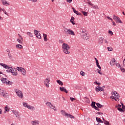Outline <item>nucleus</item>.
<instances>
[{
  "label": "nucleus",
  "instance_id": "052dcab7",
  "mask_svg": "<svg viewBox=\"0 0 125 125\" xmlns=\"http://www.w3.org/2000/svg\"><path fill=\"white\" fill-rule=\"evenodd\" d=\"M70 22L72 23V25H75L76 24L74 22V21H70Z\"/></svg>",
  "mask_w": 125,
  "mask_h": 125
},
{
  "label": "nucleus",
  "instance_id": "b1692460",
  "mask_svg": "<svg viewBox=\"0 0 125 125\" xmlns=\"http://www.w3.org/2000/svg\"><path fill=\"white\" fill-rule=\"evenodd\" d=\"M27 108H28L29 110H31V111H35V107L30 105H28Z\"/></svg>",
  "mask_w": 125,
  "mask_h": 125
},
{
  "label": "nucleus",
  "instance_id": "c756f323",
  "mask_svg": "<svg viewBox=\"0 0 125 125\" xmlns=\"http://www.w3.org/2000/svg\"><path fill=\"white\" fill-rule=\"evenodd\" d=\"M95 104L96 103L95 102H92L91 104V106H92V108H93L94 109L95 108V107H96V106H95Z\"/></svg>",
  "mask_w": 125,
  "mask_h": 125
},
{
  "label": "nucleus",
  "instance_id": "69168bd1",
  "mask_svg": "<svg viewBox=\"0 0 125 125\" xmlns=\"http://www.w3.org/2000/svg\"><path fill=\"white\" fill-rule=\"evenodd\" d=\"M87 3L88 4H89V5H90L92 3H91V1H89L88 2H87Z\"/></svg>",
  "mask_w": 125,
  "mask_h": 125
},
{
  "label": "nucleus",
  "instance_id": "a19ab883",
  "mask_svg": "<svg viewBox=\"0 0 125 125\" xmlns=\"http://www.w3.org/2000/svg\"><path fill=\"white\" fill-rule=\"evenodd\" d=\"M107 48L108 51H113V48L111 47H108Z\"/></svg>",
  "mask_w": 125,
  "mask_h": 125
},
{
  "label": "nucleus",
  "instance_id": "2f4dec72",
  "mask_svg": "<svg viewBox=\"0 0 125 125\" xmlns=\"http://www.w3.org/2000/svg\"><path fill=\"white\" fill-rule=\"evenodd\" d=\"M57 83L60 85H63V82H62V81L61 80H57Z\"/></svg>",
  "mask_w": 125,
  "mask_h": 125
},
{
  "label": "nucleus",
  "instance_id": "338daca9",
  "mask_svg": "<svg viewBox=\"0 0 125 125\" xmlns=\"http://www.w3.org/2000/svg\"><path fill=\"white\" fill-rule=\"evenodd\" d=\"M77 15H79L80 16H82V13H80L78 12V14H77Z\"/></svg>",
  "mask_w": 125,
  "mask_h": 125
},
{
  "label": "nucleus",
  "instance_id": "4c0bfd02",
  "mask_svg": "<svg viewBox=\"0 0 125 125\" xmlns=\"http://www.w3.org/2000/svg\"><path fill=\"white\" fill-rule=\"evenodd\" d=\"M18 35L19 36V39H18L21 40L23 41V37H22V36H21V35L19 34H18Z\"/></svg>",
  "mask_w": 125,
  "mask_h": 125
},
{
  "label": "nucleus",
  "instance_id": "37998d69",
  "mask_svg": "<svg viewBox=\"0 0 125 125\" xmlns=\"http://www.w3.org/2000/svg\"><path fill=\"white\" fill-rule=\"evenodd\" d=\"M63 31L64 32H67V31H68V30H69V29L67 28L66 27H65V26L63 27Z\"/></svg>",
  "mask_w": 125,
  "mask_h": 125
},
{
  "label": "nucleus",
  "instance_id": "9d476101",
  "mask_svg": "<svg viewBox=\"0 0 125 125\" xmlns=\"http://www.w3.org/2000/svg\"><path fill=\"white\" fill-rule=\"evenodd\" d=\"M113 19L116 21V23H123V22H122V21L120 20V18L118 16H116V15H113Z\"/></svg>",
  "mask_w": 125,
  "mask_h": 125
},
{
  "label": "nucleus",
  "instance_id": "e433bc0d",
  "mask_svg": "<svg viewBox=\"0 0 125 125\" xmlns=\"http://www.w3.org/2000/svg\"><path fill=\"white\" fill-rule=\"evenodd\" d=\"M93 8L94 9H99V8L97 5H94Z\"/></svg>",
  "mask_w": 125,
  "mask_h": 125
},
{
  "label": "nucleus",
  "instance_id": "dca6fc26",
  "mask_svg": "<svg viewBox=\"0 0 125 125\" xmlns=\"http://www.w3.org/2000/svg\"><path fill=\"white\" fill-rule=\"evenodd\" d=\"M66 33L67 34H68V35H69L70 36H75V32L73 31V30H72V29H69V30H67V31H66Z\"/></svg>",
  "mask_w": 125,
  "mask_h": 125
},
{
  "label": "nucleus",
  "instance_id": "412c9836",
  "mask_svg": "<svg viewBox=\"0 0 125 125\" xmlns=\"http://www.w3.org/2000/svg\"><path fill=\"white\" fill-rule=\"evenodd\" d=\"M39 124H40V122L38 120H35L31 122V124L32 125H39Z\"/></svg>",
  "mask_w": 125,
  "mask_h": 125
},
{
  "label": "nucleus",
  "instance_id": "6e6d98bb",
  "mask_svg": "<svg viewBox=\"0 0 125 125\" xmlns=\"http://www.w3.org/2000/svg\"><path fill=\"white\" fill-rule=\"evenodd\" d=\"M73 0H66V1L68 2V3H71Z\"/></svg>",
  "mask_w": 125,
  "mask_h": 125
},
{
  "label": "nucleus",
  "instance_id": "c9c22d12",
  "mask_svg": "<svg viewBox=\"0 0 125 125\" xmlns=\"http://www.w3.org/2000/svg\"><path fill=\"white\" fill-rule=\"evenodd\" d=\"M81 36H82V35H84V34H86L85 30H82L81 31Z\"/></svg>",
  "mask_w": 125,
  "mask_h": 125
},
{
  "label": "nucleus",
  "instance_id": "bf43d9fd",
  "mask_svg": "<svg viewBox=\"0 0 125 125\" xmlns=\"http://www.w3.org/2000/svg\"><path fill=\"white\" fill-rule=\"evenodd\" d=\"M95 110H97V111H99V108L97 107V106H95V108H94Z\"/></svg>",
  "mask_w": 125,
  "mask_h": 125
},
{
  "label": "nucleus",
  "instance_id": "f8f14e48",
  "mask_svg": "<svg viewBox=\"0 0 125 125\" xmlns=\"http://www.w3.org/2000/svg\"><path fill=\"white\" fill-rule=\"evenodd\" d=\"M13 113L16 116V118L18 119V120H20V114L19 112L16 110H12Z\"/></svg>",
  "mask_w": 125,
  "mask_h": 125
},
{
  "label": "nucleus",
  "instance_id": "5fc2aeb1",
  "mask_svg": "<svg viewBox=\"0 0 125 125\" xmlns=\"http://www.w3.org/2000/svg\"><path fill=\"white\" fill-rule=\"evenodd\" d=\"M3 12V13H4V14H5L6 15H7V16H8V14L7 13L6 11H5V10Z\"/></svg>",
  "mask_w": 125,
  "mask_h": 125
},
{
  "label": "nucleus",
  "instance_id": "58836bf2",
  "mask_svg": "<svg viewBox=\"0 0 125 125\" xmlns=\"http://www.w3.org/2000/svg\"><path fill=\"white\" fill-rule=\"evenodd\" d=\"M82 13L84 16H87V12L85 11H82Z\"/></svg>",
  "mask_w": 125,
  "mask_h": 125
},
{
  "label": "nucleus",
  "instance_id": "6ab92c4d",
  "mask_svg": "<svg viewBox=\"0 0 125 125\" xmlns=\"http://www.w3.org/2000/svg\"><path fill=\"white\" fill-rule=\"evenodd\" d=\"M0 65L2 66L4 69H9V66L5 63H0Z\"/></svg>",
  "mask_w": 125,
  "mask_h": 125
},
{
  "label": "nucleus",
  "instance_id": "4d7b16f0",
  "mask_svg": "<svg viewBox=\"0 0 125 125\" xmlns=\"http://www.w3.org/2000/svg\"><path fill=\"white\" fill-rule=\"evenodd\" d=\"M121 105H122V108L125 110V106L124 105V104L121 103Z\"/></svg>",
  "mask_w": 125,
  "mask_h": 125
},
{
  "label": "nucleus",
  "instance_id": "ea45409f",
  "mask_svg": "<svg viewBox=\"0 0 125 125\" xmlns=\"http://www.w3.org/2000/svg\"><path fill=\"white\" fill-rule=\"evenodd\" d=\"M94 83L95 84H97V85H99V86L101 84V83H98L97 81H95V82H94Z\"/></svg>",
  "mask_w": 125,
  "mask_h": 125
},
{
  "label": "nucleus",
  "instance_id": "7ed1b4c3",
  "mask_svg": "<svg viewBox=\"0 0 125 125\" xmlns=\"http://www.w3.org/2000/svg\"><path fill=\"white\" fill-rule=\"evenodd\" d=\"M111 94L112 96L110 97V98H112V99H114L115 101H119L120 99H119V97H120V95L118 93L113 91L112 92Z\"/></svg>",
  "mask_w": 125,
  "mask_h": 125
},
{
  "label": "nucleus",
  "instance_id": "c03bdc74",
  "mask_svg": "<svg viewBox=\"0 0 125 125\" xmlns=\"http://www.w3.org/2000/svg\"><path fill=\"white\" fill-rule=\"evenodd\" d=\"M117 110H118V111H120V112H125V109H123L122 108H117Z\"/></svg>",
  "mask_w": 125,
  "mask_h": 125
},
{
  "label": "nucleus",
  "instance_id": "79ce46f5",
  "mask_svg": "<svg viewBox=\"0 0 125 125\" xmlns=\"http://www.w3.org/2000/svg\"><path fill=\"white\" fill-rule=\"evenodd\" d=\"M72 9H73V12H74V13H75V14H77V15L79 12L78 11H76L74 8H72Z\"/></svg>",
  "mask_w": 125,
  "mask_h": 125
},
{
  "label": "nucleus",
  "instance_id": "a878e982",
  "mask_svg": "<svg viewBox=\"0 0 125 125\" xmlns=\"http://www.w3.org/2000/svg\"><path fill=\"white\" fill-rule=\"evenodd\" d=\"M26 34L27 36H28V37L30 38H33L34 37V35L32 34V33L30 32H27Z\"/></svg>",
  "mask_w": 125,
  "mask_h": 125
},
{
  "label": "nucleus",
  "instance_id": "0eeeda50",
  "mask_svg": "<svg viewBox=\"0 0 125 125\" xmlns=\"http://www.w3.org/2000/svg\"><path fill=\"white\" fill-rule=\"evenodd\" d=\"M15 92H16L17 96H18L19 98H20L21 99H22V98H23V93L21 92V90L18 89H15Z\"/></svg>",
  "mask_w": 125,
  "mask_h": 125
},
{
  "label": "nucleus",
  "instance_id": "393cba45",
  "mask_svg": "<svg viewBox=\"0 0 125 125\" xmlns=\"http://www.w3.org/2000/svg\"><path fill=\"white\" fill-rule=\"evenodd\" d=\"M43 36L44 41L47 42V41H48L47 35H46V34L43 33Z\"/></svg>",
  "mask_w": 125,
  "mask_h": 125
},
{
  "label": "nucleus",
  "instance_id": "49530a36",
  "mask_svg": "<svg viewBox=\"0 0 125 125\" xmlns=\"http://www.w3.org/2000/svg\"><path fill=\"white\" fill-rule=\"evenodd\" d=\"M116 108H121L122 107V105L121 104H118V105H116L115 106Z\"/></svg>",
  "mask_w": 125,
  "mask_h": 125
},
{
  "label": "nucleus",
  "instance_id": "5701e85b",
  "mask_svg": "<svg viewBox=\"0 0 125 125\" xmlns=\"http://www.w3.org/2000/svg\"><path fill=\"white\" fill-rule=\"evenodd\" d=\"M60 90H61V91H64V92H65V93H68V90H67V89H66V88H65V87H60Z\"/></svg>",
  "mask_w": 125,
  "mask_h": 125
},
{
  "label": "nucleus",
  "instance_id": "423d86ee",
  "mask_svg": "<svg viewBox=\"0 0 125 125\" xmlns=\"http://www.w3.org/2000/svg\"><path fill=\"white\" fill-rule=\"evenodd\" d=\"M43 83L44 85L48 88L49 87V84H50V79L49 78L44 79L43 80Z\"/></svg>",
  "mask_w": 125,
  "mask_h": 125
},
{
  "label": "nucleus",
  "instance_id": "f257e3e1",
  "mask_svg": "<svg viewBox=\"0 0 125 125\" xmlns=\"http://www.w3.org/2000/svg\"><path fill=\"white\" fill-rule=\"evenodd\" d=\"M62 50L65 54H70V45L69 44L63 43L62 46Z\"/></svg>",
  "mask_w": 125,
  "mask_h": 125
},
{
  "label": "nucleus",
  "instance_id": "4468645a",
  "mask_svg": "<svg viewBox=\"0 0 125 125\" xmlns=\"http://www.w3.org/2000/svg\"><path fill=\"white\" fill-rule=\"evenodd\" d=\"M6 51L7 52V56L9 59H12L13 57L12 55L11 54V52L10 51V50L9 49H7Z\"/></svg>",
  "mask_w": 125,
  "mask_h": 125
},
{
  "label": "nucleus",
  "instance_id": "9b49d317",
  "mask_svg": "<svg viewBox=\"0 0 125 125\" xmlns=\"http://www.w3.org/2000/svg\"><path fill=\"white\" fill-rule=\"evenodd\" d=\"M34 34L37 39H39L40 40L42 39V35H41V33H39V31L37 30H34Z\"/></svg>",
  "mask_w": 125,
  "mask_h": 125
},
{
  "label": "nucleus",
  "instance_id": "f03ea898",
  "mask_svg": "<svg viewBox=\"0 0 125 125\" xmlns=\"http://www.w3.org/2000/svg\"><path fill=\"white\" fill-rule=\"evenodd\" d=\"M45 105H46V107H47V108H48L49 109H52V110H53L54 111L57 112V108H56V107H55V105H54V104H51V103H50L49 102H47L45 103Z\"/></svg>",
  "mask_w": 125,
  "mask_h": 125
},
{
  "label": "nucleus",
  "instance_id": "e2e57ef3",
  "mask_svg": "<svg viewBox=\"0 0 125 125\" xmlns=\"http://www.w3.org/2000/svg\"><path fill=\"white\" fill-rule=\"evenodd\" d=\"M98 73L100 74V75H102V72H101V70H99Z\"/></svg>",
  "mask_w": 125,
  "mask_h": 125
},
{
  "label": "nucleus",
  "instance_id": "c85d7f7f",
  "mask_svg": "<svg viewBox=\"0 0 125 125\" xmlns=\"http://www.w3.org/2000/svg\"><path fill=\"white\" fill-rule=\"evenodd\" d=\"M98 108H103L104 106L99 103H96Z\"/></svg>",
  "mask_w": 125,
  "mask_h": 125
},
{
  "label": "nucleus",
  "instance_id": "13d9d810",
  "mask_svg": "<svg viewBox=\"0 0 125 125\" xmlns=\"http://www.w3.org/2000/svg\"><path fill=\"white\" fill-rule=\"evenodd\" d=\"M70 99L71 101H73L76 100L74 98H72V97H70Z\"/></svg>",
  "mask_w": 125,
  "mask_h": 125
},
{
  "label": "nucleus",
  "instance_id": "a211bd4d",
  "mask_svg": "<svg viewBox=\"0 0 125 125\" xmlns=\"http://www.w3.org/2000/svg\"><path fill=\"white\" fill-rule=\"evenodd\" d=\"M96 91H104V89L102 88V87L98 86L95 88Z\"/></svg>",
  "mask_w": 125,
  "mask_h": 125
},
{
  "label": "nucleus",
  "instance_id": "7c9ffc66",
  "mask_svg": "<svg viewBox=\"0 0 125 125\" xmlns=\"http://www.w3.org/2000/svg\"><path fill=\"white\" fill-rule=\"evenodd\" d=\"M4 110H6L7 112H9V106H8V105H6L4 107Z\"/></svg>",
  "mask_w": 125,
  "mask_h": 125
},
{
  "label": "nucleus",
  "instance_id": "a18cd8bd",
  "mask_svg": "<svg viewBox=\"0 0 125 125\" xmlns=\"http://www.w3.org/2000/svg\"><path fill=\"white\" fill-rule=\"evenodd\" d=\"M120 70L121 71V72H122V73H125V68L120 67Z\"/></svg>",
  "mask_w": 125,
  "mask_h": 125
},
{
  "label": "nucleus",
  "instance_id": "774afa93",
  "mask_svg": "<svg viewBox=\"0 0 125 125\" xmlns=\"http://www.w3.org/2000/svg\"><path fill=\"white\" fill-rule=\"evenodd\" d=\"M98 67L100 69V70H101V66L99 64V65H97Z\"/></svg>",
  "mask_w": 125,
  "mask_h": 125
},
{
  "label": "nucleus",
  "instance_id": "ddd939ff",
  "mask_svg": "<svg viewBox=\"0 0 125 125\" xmlns=\"http://www.w3.org/2000/svg\"><path fill=\"white\" fill-rule=\"evenodd\" d=\"M1 3L4 6H8V5H10L9 2L7 1L6 0H1Z\"/></svg>",
  "mask_w": 125,
  "mask_h": 125
},
{
  "label": "nucleus",
  "instance_id": "f704fd0d",
  "mask_svg": "<svg viewBox=\"0 0 125 125\" xmlns=\"http://www.w3.org/2000/svg\"><path fill=\"white\" fill-rule=\"evenodd\" d=\"M17 42H18L19 43H21V44H22L23 42V41L18 39H17Z\"/></svg>",
  "mask_w": 125,
  "mask_h": 125
},
{
  "label": "nucleus",
  "instance_id": "6e6552de",
  "mask_svg": "<svg viewBox=\"0 0 125 125\" xmlns=\"http://www.w3.org/2000/svg\"><path fill=\"white\" fill-rule=\"evenodd\" d=\"M8 69L9 70L10 73H11L13 76H17V75H18L17 70H16L15 68L13 69L12 68V67H10L9 66V68Z\"/></svg>",
  "mask_w": 125,
  "mask_h": 125
},
{
  "label": "nucleus",
  "instance_id": "aec40b11",
  "mask_svg": "<svg viewBox=\"0 0 125 125\" xmlns=\"http://www.w3.org/2000/svg\"><path fill=\"white\" fill-rule=\"evenodd\" d=\"M21 74L22 75V76H26V75L27 74V71H26L25 68H23L21 71Z\"/></svg>",
  "mask_w": 125,
  "mask_h": 125
},
{
  "label": "nucleus",
  "instance_id": "cd10ccee",
  "mask_svg": "<svg viewBox=\"0 0 125 125\" xmlns=\"http://www.w3.org/2000/svg\"><path fill=\"white\" fill-rule=\"evenodd\" d=\"M23 68V67L18 66V67H17L16 70H17V71H19V72H21V71H22Z\"/></svg>",
  "mask_w": 125,
  "mask_h": 125
},
{
  "label": "nucleus",
  "instance_id": "39448f33",
  "mask_svg": "<svg viewBox=\"0 0 125 125\" xmlns=\"http://www.w3.org/2000/svg\"><path fill=\"white\" fill-rule=\"evenodd\" d=\"M61 113L62 116H66L67 118H70V119H75V117L70 114H68L64 110H62L61 111Z\"/></svg>",
  "mask_w": 125,
  "mask_h": 125
},
{
  "label": "nucleus",
  "instance_id": "473e14b6",
  "mask_svg": "<svg viewBox=\"0 0 125 125\" xmlns=\"http://www.w3.org/2000/svg\"><path fill=\"white\" fill-rule=\"evenodd\" d=\"M22 105L24 107H25V108H28V106H29L28 104H27L26 103H23Z\"/></svg>",
  "mask_w": 125,
  "mask_h": 125
},
{
  "label": "nucleus",
  "instance_id": "72a5a7b5",
  "mask_svg": "<svg viewBox=\"0 0 125 125\" xmlns=\"http://www.w3.org/2000/svg\"><path fill=\"white\" fill-rule=\"evenodd\" d=\"M96 121H97V122H98V123H103L102 120H101V119L98 118L97 117H96Z\"/></svg>",
  "mask_w": 125,
  "mask_h": 125
},
{
  "label": "nucleus",
  "instance_id": "2eb2a0df",
  "mask_svg": "<svg viewBox=\"0 0 125 125\" xmlns=\"http://www.w3.org/2000/svg\"><path fill=\"white\" fill-rule=\"evenodd\" d=\"M116 63H117V61L114 58L112 59L110 62V66H111V67H114V66H115V65H116Z\"/></svg>",
  "mask_w": 125,
  "mask_h": 125
},
{
  "label": "nucleus",
  "instance_id": "0e129e2a",
  "mask_svg": "<svg viewBox=\"0 0 125 125\" xmlns=\"http://www.w3.org/2000/svg\"><path fill=\"white\" fill-rule=\"evenodd\" d=\"M74 20H75V18H74V17H72L70 21H74Z\"/></svg>",
  "mask_w": 125,
  "mask_h": 125
},
{
  "label": "nucleus",
  "instance_id": "de8ad7c7",
  "mask_svg": "<svg viewBox=\"0 0 125 125\" xmlns=\"http://www.w3.org/2000/svg\"><path fill=\"white\" fill-rule=\"evenodd\" d=\"M85 73H84V72H83V71H81L80 72V75H81V76H84V75H85Z\"/></svg>",
  "mask_w": 125,
  "mask_h": 125
},
{
  "label": "nucleus",
  "instance_id": "20e7f679",
  "mask_svg": "<svg viewBox=\"0 0 125 125\" xmlns=\"http://www.w3.org/2000/svg\"><path fill=\"white\" fill-rule=\"evenodd\" d=\"M1 81L3 83L7 84V85H11L13 83L12 82L8 81L6 78H1Z\"/></svg>",
  "mask_w": 125,
  "mask_h": 125
},
{
  "label": "nucleus",
  "instance_id": "680f3d73",
  "mask_svg": "<svg viewBox=\"0 0 125 125\" xmlns=\"http://www.w3.org/2000/svg\"><path fill=\"white\" fill-rule=\"evenodd\" d=\"M107 19H109V20H111L112 21H113V19L111 18H110V17H107Z\"/></svg>",
  "mask_w": 125,
  "mask_h": 125
},
{
  "label": "nucleus",
  "instance_id": "09e8293b",
  "mask_svg": "<svg viewBox=\"0 0 125 125\" xmlns=\"http://www.w3.org/2000/svg\"><path fill=\"white\" fill-rule=\"evenodd\" d=\"M104 124V125H108L110 124V122H109L107 121H105Z\"/></svg>",
  "mask_w": 125,
  "mask_h": 125
},
{
  "label": "nucleus",
  "instance_id": "8fccbe9b",
  "mask_svg": "<svg viewBox=\"0 0 125 125\" xmlns=\"http://www.w3.org/2000/svg\"><path fill=\"white\" fill-rule=\"evenodd\" d=\"M5 10L4 8H0V12H1L2 11L3 12Z\"/></svg>",
  "mask_w": 125,
  "mask_h": 125
},
{
  "label": "nucleus",
  "instance_id": "bb28decb",
  "mask_svg": "<svg viewBox=\"0 0 125 125\" xmlns=\"http://www.w3.org/2000/svg\"><path fill=\"white\" fill-rule=\"evenodd\" d=\"M16 48L21 49V48H23V46H22L21 44H18L16 45Z\"/></svg>",
  "mask_w": 125,
  "mask_h": 125
},
{
  "label": "nucleus",
  "instance_id": "1a4fd4ad",
  "mask_svg": "<svg viewBox=\"0 0 125 125\" xmlns=\"http://www.w3.org/2000/svg\"><path fill=\"white\" fill-rule=\"evenodd\" d=\"M0 94L1 95V96H3V97H4V98H8L9 96L8 95V94L5 92V91L3 90H1L0 89Z\"/></svg>",
  "mask_w": 125,
  "mask_h": 125
},
{
  "label": "nucleus",
  "instance_id": "3c124183",
  "mask_svg": "<svg viewBox=\"0 0 125 125\" xmlns=\"http://www.w3.org/2000/svg\"><path fill=\"white\" fill-rule=\"evenodd\" d=\"M108 33H109V34H110V35H111V36H113V35H114V33H113V32H112V31H111V30H109V31H108Z\"/></svg>",
  "mask_w": 125,
  "mask_h": 125
},
{
  "label": "nucleus",
  "instance_id": "4be33fe9",
  "mask_svg": "<svg viewBox=\"0 0 125 125\" xmlns=\"http://www.w3.org/2000/svg\"><path fill=\"white\" fill-rule=\"evenodd\" d=\"M103 41H104V38L103 37H100L99 39V44H102V43H103Z\"/></svg>",
  "mask_w": 125,
  "mask_h": 125
},
{
  "label": "nucleus",
  "instance_id": "f3484780",
  "mask_svg": "<svg viewBox=\"0 0 125 125\" xmlns=\"http://www.w3.org/2000/svg\"><path fill=\"white\" fill-rule=\"evenodd\" d=\"M82 39H83V40H85V41H87L88 39H89V36L86 34V33L84 34H82Z\"/></svg>",
  "mask_w": 125,
  "mask_h": 125
},
{
  "label": "nucleus",
  "instance_id": "603ef678",
  "mask_svg": "<svg viewBox=\"0 0 125 125\" xmlns=\"http://www.w3.org/2000/svg\"><path fill=\"white\" fill-rule=\"evenodd\" d=\"M116 66L118 67V68H120L121 65L120 64V63H116Z\"/></svg>",
  "mask_w": 125,
  "mask_h": 125
},
{
  "label": "nucleus",
  "instance_id": "864d4df0",
  "mask_svg": "<svg viewBox=\"0 0 125 125\" xmlns=\"http://www.w3.org/2000/svg\"><path fill=\"white\" fill-rule=\"evenodd\" d=\"M104 42L106 44H108V43H109V42H108V40H107V39H104Z\"/></svg>",
  "mask_w": 125,
  "mask_h": 125
}]
</instances>
